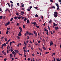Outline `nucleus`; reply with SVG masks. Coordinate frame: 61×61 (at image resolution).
Returning a JSON list of instances; mask_svg holds the SVG:
<instances>
[{"label":"nucleus","instance_id":"29","mask_svg":"<svg viewBox=\"0 0 61 61\" xmlns=\"http://www.w3.org/2000/svg\"><path fill=\"white\" fill-rule=\"evenodd\" d=\"M9 32V31H8V30H7V31L6 32V34H8V32Z\"/></svg>","mask_w":61,"mask_h":61},{"label":"nucleus","instance_id":"12","mask_svg":"<svg viewBox=\"0 0 61 61\" xmlns=\"http://www.w3.org/2000/svg\"><path fill=\"white\" fill-rule=\"evenodd\" d=\"M43 41L44 42V46H45L46 45V42H45V41L44 40H43Z\"/></svg>","mask_w":61,"mask_h":61},{"label":"nucleus","instance_id":"61","mask_svg":"<svg viewBox=\"0 0 61 61\" xmlns=\"http://www.w3.org/2000/svg\"><path fill=\"white\" fill-rule=\"evenodd\" d=\"M56 55V53H53V55Z\"/></svg>","mask_w":61,"mask_h":61},{"label":"nucleus","instance_id":"50","mask_svg":"<svg viewBox=\"0 0 61 61\" xmlns=\"http://www.w3.org/2000/svg\"><path fill=\"white\" fill-rule=\"evenodd\" d=\"M27 60H28V61H30V58H28L27 59Z\"/></svg>","mask_w":61,"mask_h":61},{"label":"nucleus","instance_id":"14","mask_svg":"<svg viewBox=\"0 0 61 61\" xmlns=\"http://www.w3.org/2000/svg\"><path fill=\"white\" fill-rule=\"evenodd\" d=\"M2 45H3L4 46H6V43H4V44H2Z\"/></svg>","mask_w":61,"mask_h":61},{"label":"nucleus","instance_id":"16","mask_svg":"<svg viewBox=\"0 0 61 61\" xmlns=\"http://www.w3.org/2000/svg\"><path fill=\"white\" fill-rule=\"evenodd\" d=\"M29 35H30H30H31V36H33V34H32V33H31L30 32L29 33Z\"/></svg>","mask_w":61,"mask_h":61},{"label":"nucleus","instance_id":"46","mask_svg":"<svg viewBox=\"0 0 61 61\" xmlns=\"http://www.w3.org/2000/svg\"><path fill=\"white\" fill-rule=\"evenodd\" d=\"M36 27H37V28H39V26H36Z\"/></svg>","mask_w":61,"mask_h":61},{"label":"nucleus","instance_id":"34","mask_svg":"<svg viewBox=\"0 0 61 61\" xmlns=\"http://www.w3.org/2000/svg\"><path fill=\"white\" fill-rule=\"evenodd\" d=\"M17 18H18V19H21V17L20 16H19V17H17Z\"/></svg>","mask_w":61,"mask_h":61},{"label":"nucleus","instance_id":"64","mask_svg":"<svg viewBox=\"0 0 61 61\" xmlns=\"http://www.w3.org/2000/svg\"><path fill=\"white\" fill-rule=\"evenodd\" d=\"M59 2H61V0H59Z\"/></svg>","mask_w":61,"mask_h":61},{"label":"nucleus","instance_id":"39","mask_svg":"<svg viewBox=\"0 0 61 61\" xmlns=\"http://www.w3.org/2000/svg\"><path fill=\"white\" fill-rule=\"evenodd\" d=\"M53 24L54 25L53 27H54V26H55V22H54Z\"/></svg>","mask_w":61,"mask_h":61},{"label":"nucleus","instance_id":"25","mask_svg":"<svg viewBox=\"0 0 61 61\" xmlns=\"http://www.w3.org/2000/svg\"><path fill=\"white\" fill-rule=\"evenodd\" d=\"M26 20H27V19H26V18H25L24 19V21H25V22H26Z\"/></svg>","mask_w":61,"mask_h":61},{"label":"nucleus","instance_id":"63","mask_svg":"<svg viewBox=\"0 0 61 61\" xmlns=\"http://www.w3.org/2000/svg\"><path fill=\"white\" fill-rule=\"evenodd\" d=\"M54 59V61H56V59L55 58H53Z\"/></svg>","mask_w":61,"mask_h":61},{"label":"nucleus","instance_id":"33","mask_svg":"<svg viewBox=\"0 0 61 61\" xmlns=\"http://www.w3.org/2000/svg\"><path fill=\"white\" fill-rule=\"evenodd\" d=\"M27 10L28 11H30L31 10L29 9H28Z\"/></svg>","mask_w":61,"mask_h":61},{"label":"nucleus","instance_id":"2","mask_svg":"<svg viewBox=\"0 0 61 61\" xmlns=\"http://www.w3.org/2000/svg\"><path fill=\"white\" fill-rule=\"evenodd\" d=\"M12 53L13 54L14 56H15L16 55V52H15L14 51H13L12 52Z\"/></svg>","mask_w":61,"mask_h":61},{"label":"nucleus","instance_id":"15","mask_svg":"<svg viewBox=\"0 0 61 61\" xmlns=\"http://www.w3.org/2000/svg\"><path fill=\"white\" fill-rule=\"evenodd\" d=\"M27 24H28L29 23H30V22H29V21L28 20H27Z\"/></svg>","mask_w":61,"mask_h":61},{"label":"nucleus","instance_id":"49","mask_svg":"<svg viewBox=\"0 0 61 61\" xmlns=\"http://www.w3.org/2000/svg\"><path fill=\"white\" fill-rule=\"evenodd\" d=\"M3 54H4V55H6V53L5 52Z\"/></svg>","mask_w":61,"mask_h":61},{"label":"nucleus","instance_id":"52","mask_svg":"<svg viewBox=\"0 0 61 61\" xmlns=\"http://www.w3.org/2000/svg\"><path fill=\"white\" fill-rule=\"evenodd\" d=\"M17 5H18V6H19L20 5L19 3H17Z\"/></svg>","mask_w":61,"mask_h":61},{"label":"nucleus","instance_id":"17","mask_svg":"<svg viewBox=\"0 0 61 61\" xmlns=\"http://www.w3.org/2000/svg\"><path fill=\"white\" fill-rule=\"evenodd\" d=\"M49 23H52V20H50V21H49Z\"/></svg>","mask_w":61,"mask_h":61},{"label":"nucleus","instance_id":"48","mask_svg":"<svg viewBox=\"0 0 61 61\" xmlns=\"http://www.w3.org/2000/svg\"><path fill=\"white\" fill-rule=\"evenodd\" d=\"M56 8L58 10L59 9V7H58L57 8Z\"/></svg>","mask_w":61,"mask_h":61},{"label":"nucleus","instance_id":"42","mask_svg":"<svg viewBox=\"0 0 61 61\" xmlns=\"http://www.w3.org/2000/svg\"><path fill=\"white\" fill-rule=\"evenodd\" d=\"M2 17H3V16H0V19H2Z\"/></svg>","mask_w":61,"mask_h":61},{"label":"nucleus","instance_id":"55","mask_svg":"<svg viewBox=\"0 0 61 61\" xmlns=\"http://www.w3.org/2000/svg\"><path fill=\"white\" fill-rule=\"evenodd\" d=\"M10 51L11 52H13V49H11L10 50Z\"/></svg>","mask_w":61,"mask_h":61},{"label":"nucleus","instance_id":"27","mask_svg":"<svg viewBox=\"0 0 61 61\" xmlns=\"http://www.w3.org/2000/svg\"><path fill=\"white\" fill-rule=\"evenodd\" d=\"M52 8H54V9H56V7H55L54 6H52Z\"/></svg>","mask_w":61,"mask_h":61},{"label":"nucleus","instance_id":"13","mask_svg":"<svg viewBox=\"0 0 61 61\" xmlns=\"http://www.w3.org/2000/svg\"><path fill=\"white\" fill-rule=\"evenodd\" d=\"M10 48V46L9 45H8L7 47V49H8Z\"/></svg>","mask_w":61,"mask_h":61},{"label":"nucleus","instance_id":"59","mask_svg":"<svg viewBox=\"0 0 61 61\" xmlns=\"http://www.w3.org/2000/svg\"><path fill=\"white\" fill-rule=\"evenodd\" d=\"M38 43L39 44L40 43V41H38Z\"/></svg>","mask_w":61,"mask_h":61},{"label":"nucleus","instance_id":"7","mask_svg":"<svg viewBox=\"0 0 61 61\" xmlns=\"http://www.w3.org/2000/svg\"><path fill=\"white\" fill-rule=\"evenodd\" d=\"M19 29L20 31H22V28L21 27H19Z\"/></svg>","mask_w":61,"mask_h":61},{"label":"nucleus","instance_id":"9","mask_svg":"<svg viewBox=\"0 0 61 61\" xmlns=\"http://www.w3.org/2000/svg\"><path fill=\"white\" fill-rule=\"evenodd\" d=\"M14 51L15 52H16V53H18V52H19V51H18L17 50H15Z\"/></svg>","mask_w":61,"mask_h":61},{"label":"nucleus","instance_id":"31","mask_svg":"<svg viewBox=\"0 0 61 61\" xmlns=\"http://www.w3.org/2000/svg\"><path fill=\"white\" fill-rule=\"evenodd\" d=\"M5 41H7V38H5Z\"/></svg>","mask_w":61,"mask_h":61},{"label":"nucleus","instance_id":"5","mask_svg":"<svg viewBox=\"0 0 61 61\" xmlns=\"http://www.w3.org/2000/svg\"><path fill=\"white\" fill-rule=\"evenodd\" d=\"M13 54H10V58H12L13 57Z\"/></svg>","mask_w":61,"mask_h":61},{"label":"nucleus","instance_id":"3","mask_svg":"<svg viewBox=\"0 0 61 61\" xmlns=\"http://www.w3.org/2000/svg\"><path fill=\"white\" fill-rule=\"evenodd\" d=\"M53 45V41H51L50 43V46H51L52 45Z\"/></svg>","mask_w":61,"mask_h":61},{"label":"nucleus","instance_id":"8","mask_svg":"<svg viewBox=\"0 0 61 61\" xmlns=\"http://www.w3.org/2000/svg\"><path fill=\"white\" fill-rule=\"evenodd\" d=\"M18 36H22L21 33L20 32L18 34Z\"/></svg>","mask_w":61,"mask_h":61},{"label":"nucleus","instance_id":"40","mask_svg":"<svg viewBox=\"0 0 61 61\" xmlns=\"http://www.w3.org/2000/svg\"><path fill=\"white\" fill-rule=\"evenodd\" d=\"M34 8H35V9H37V8H38V7H34Z\"/></svg>","mask_w":61,"mask_h":61},{"label":"nucleus","instance_id":"44","mask_svg":"<svg viewBox=\"0 0 61 61\" xmlns=\"http://www.w3.org/2000/svg\"><path fill=\"white\" fill-rule=\"evenodd\" d=\"M9 51L8 50H7V54H8L9 53Z\"/></svg>","mask_w":61,"mask_h":61},{"label":"nucleus","instance_id":"1","mask_svg":"<svg viewBox=\"0 0 61 61\" xmlns=\"http://www.w3.org/2000/svg\"><path fill=\"white\" fill-rule=\"evenodd\" d=\"M33 24L34 25V26H37V24H36V22H33Z\"/></svg>","mask_w":61,"mask_h":61},{"label":"nucleus","instance_id":"57","mask_svg":"<svg viewBox=\"0 0 61 61\" xmlns=\"http://www.w3.org/2000/svg\"><path fill=\"white\" fill-rule=\"evenodd\" d=\"M12 42L13 43H14V44H15V41H12Z\"/></svg>","mask_w":61,"mask_h":61},{"label":"nucleus","instance_id":"41","mask_svg":"<svg viewBox=\"0 0 61 61\" xmlns=\"http://www.w3.org/2000/svg\"><path fill=\"white\" fill-rule=\"evenodd\" d=\"M16 15H18V13L17 12L15 13Z\"/></svg>","mask_w":61,"mask_h":61},{"label":"nucleus","instance_id":"23","mask_svg":"<svg viewBox=\"0 0 61 61\" xmlns=\"http://www.w3.org/2000/svg\"><path fill=\"white\" fill-rule=\"evenodd\" d=\"M56 60H57V61H61L60 60H59V59L57 58L56 59Z\"/></svg>","mask_w":61,"mask_h":61},{"label":"nucleus","instance_id":"58","mask_svg":"<svg viewBox=\"0 0 61 61\" xmlns=\"http://www.w3.org/2000/svg\"><path fill=\"white\" fill-rule=\"evenodd\" d=\"M8 25V23H6L5 25V26H7V25Z\"/></svg>","mask_w":61,"mask_h":61},{"label":"nucleus","instance_id":"19","mask_svg":"<svg viewBox=\"0 0 61 61\" xmlns=\"http://www.w3.org/2000/svg\"><path fill=\"white\" fill-rule=\"evenodd\" d=\"M55 30H58V27H55Z\"/></svg>","mask_w":61,"mask_h":61},{"label":"nucleus","instance_id":"26","mask_svg":"<svg viewBox=\"0 0 61 61\" xmlns=\"http://www.w3.org/2000/svg\"><path fill=\"white\" fill-rule=\"evenodd\" d=\"M7 4H8V5L9 6V7H10V5L9 3H7Z\"/></svg>","mask_w":61,"mask_h":61},{"label":"nucleus","instance_id":"10","mask_svg":"<svg viewBox=\"0 0 61 61\" xmlns=\"http://www.w3.org/2000/svg\"><path fill=\"white\" fill-rule=\"evenodd\" d=\"M24 14V12L23 11H21L20 13L21 15H23V14Z\"/></svg>","mask_w":61,"mask_h":61},{"label":"nucleus","instance_id":"32","mask_svg":"<svg viewBox=\"0 0 61 61\" xmlns=\"http://www.w3.org/2000/svg\"><path fill=\"white\" fill-rule=\"evenodd\" d=\"M35 17H38V15L36 14L35 15Z\"/></svg>","mask_w":61,"mask_h":61},{"label":"nucleus","instance_id":"51","mask_svg":"<svg viewBox=\"0 0 61 61\" xmlns=\"http://www.w3.org/2000/svg\"><path fill=\"white\" fill-rule=\"evenodd\" d=\"M10 2L11 3H12V4H13V2H12V1L11 0H10Z\"/></svg>","mask_w":61,"mask_h":61},{"label":"nucleus","instance_id":"21","mask_svg":"<svg viewBox=\"0 0 61 61\" xmlns=\"http://www.w3.org/2000/svg\"><path fill=\"white\" fill-rule=\"evenodd\" d=\"M54 16L55 17H57V15H54Z\"/></svg>","mask_w":61,"mask_h":61},{"label":"nucleus","instance_id":"43","mask_svg":"<svg viewBox=\"0 0 61 61\" xmlns=\"http://www.w3.org/2000/svg\"><path fill=\"white\" fill-rule=\"evenodd\" d=\"M0 11L1 12H2V9L1 8H0Z\"/></svg>","mask_w":61,"mask_h":61},{"label":"nucleus","instance_id":"28","mask_svg":"<svg viewBox=\"0 0 61 61\" xmlns=\"http://www.w3.org/2000/svg\"><path fill=\"white\" fill-rule=\"evenodd\" d=\"M17 25L18 26V25H20V24L19 23H17Z\"/></svg>","mask_w":61,"mask_h":61},{"label":"nucleus","instance_id":"54","mask_svg":"<svg viewBox=\"0 0 61 61\" xmlns=\"http://www.w3.org/2000/svg\"><path fill=\"white\" fill-rule=\"evenodd\" d=\"M13 18H12L10 20V21H12V20H13Z\"/></svg>","mask_w":61,"mask_h":61},{"label":"nucleus","instance_id":"6","mask_svg":"<svg viewBox=\"0 0 61 61\" xmlns=\"http://www.w3.org/2000/svg\"><path fill=\"white\" fill-rule=\"evenodd\" d=\"M46 31L47 32L46 33V34L47 35H49V34H48V30H46Z\"/></svg>","mask_w":61,"mask_h":61},{"label":"nucleus","instance_id":"45","mask_svg":"<svg viewBox=\"0 0 61 61\" xmlns=\"http://www.w3.org/2000/svg\"><path fill=\"white\" fill-rule=\"evenodd\" d=\"M24 44H25V45H26V43L25 42V41L24 42Z\"/></svg>","mask_w":61,"mask_h":61},{"label":"nucleus","instance_id":"22","mask_svg":"<svg viewBox=\"0 0 61 61\" xmlns=\"http://www.w3.org/2000/svg\"><path fill=\"white\" fill-rule=\"evenodd\" d=\"M17 17L16 16L14 18L15 19V20H16L17 19Z\"/></svg>","mask_w":61,"mask_h":61},{"label":"nucleus","instance_id":"47","mask_svg":"<svg viewBox=\"0 0 61 61\" xmlns=\"http://www.w3.org/2000/svg\"><path fill=\"white\" fill-rule=\"evenodd\" d=\"M6 60H7V59H6V58H5V59H4V61H6Z\"/></svg>","mask_w":61,"mask_h":61},{"label":"nucleus","instance_id":"24","mask_svg":"<svg viewBox=\"0 0 61 61\" xmlns=\"http://www.w3.org/2000/svg\"><path fill=\"white\" fill-rule=\"evenodd\" d=\"M9 10L8 9H6V10H5V12H7L9 11Z\"/></svg>","mask_w":61,"mask_h":61},{"label":"nucleus","instance_id":"56","mask_svg":"<svg viewBox=\"0 0 61 61\" xmlns=\"http://www.w3.org/2000/svg\"><path fill=\"white\" fill-rule=\"evenodd\" d=\"M12 42H10V46L11 45V44H12Z\"/></svg>","mask_w":61,"mask_h":61},{"label":"nucleus","instance_id":"30","mask_svg":"<svg viewBox=\"0 0 61 61\" xmlns=\"http://www.w3.org/2000/svg\"><path fill=\"white\" fill-rule=\"evenodd\" d=\"M13 5H14L13 4H11V7H13Z\"/></svg>","mask_w":61,"mask_h":61},{"label":"nucleus","instance_id":"11","mask_svg":"<svg viewBox=\"0 0 61 61\" xmlns=\"http://www.w3.org/2000/svg\"><path fill=\"white\" fill-rule=\"evenodd\" d=\"M55 4L57 7H59V5L57 3H55Z\"/></svg>","mask_w":61,"mask_h":61},{"label":"nucleus","instance_id":"62","mask_svg":"<svg viewBox=\"0 0 61 61\" xmlns=\"http://www.w3.org/2000/svg\"><path fill=\"white\" fill-rule=\"evenodd\" d=\"M26 34H26V33H25V36H26Z\"/></svg>","mask_w":61,"mask_h":61},{"label":"nucleus","instance_id":"4","mask_svg":"<svg viewBox=\"0 0 61 61\" xmlns=\"http://www.w3.org/2000/svg\"><path fill=\"white\" fill-rule=\"evenodd\" d=\"M57 12L56 11L54 12L53 15H57Z\"/></svg>","mask_w":61,"mask_h":61},{"label":"nucleus","instance_id":"36","mask_svg":"<svg viewBox=\"0 0 61 61\" xmlns=\"http://www.w3.org/2000/svg\"><path fill=\"white\" fill-rule=\"evenodd\" d=\"M25 25H23V28H25Z\"/></svg>","mask_w":61,"mask_h":61},{"label":"nucleus","instance_id":"53","mask_svg":"<svg viewBox=\"0 0 61 61\" xmlns=\"http://www.w3.org/2000/svg\"><path fill=\"white\" fill-rule=\"evenodd\" d=\"M21 6H22V7H24V4H22V5H21Z\"/></svg>","mask_w":61,"mask_h":61},{"label":"nucleus","instance_id":"38","mask_svg":"<svg viewBox=\"0 0 61 61\" xmlns=\"http://www.w3.org/2000/svg\"><path fill=\"white\" fill-rule=\"evenodd\" d=\"M10 27H9V28H7V30H10Z\"/></svg>","mask_w":61,"mask_h":61},{"label":"nucleus","instance_id":"37","mask_svg":"<svg viewBox=\"0 0 61 61\" xmlns=\"http://www.w3.org/2000/svg\"><path fill=\"white\" fill-rule=\"evenodd\" d=\"M49 53V52H46L45 53L46 55V54H47L48 53Z\"/></svg>","mask_w":61,"mask_h":61},{"label":"nucleus","instance_id":"35","mask_svg":"<svg viewBox=\"0 0 61 61\" xmlns=\"http://www.w3.org/2000/svg\"><path fill=\"white\" fill-rule=\"evenodd\" d=\"M37 33L35 34V37H36V36H37Z\"/></svg>","mask_w":61,"mask_h":61},{"label":"nucleus","instance_id":"20","mask_svg":"<svg viewBox=\"0 0 61 61\" xmlns=\"http://www.w3.org/2000/svg\"><path fill=\"white\" fill-rule=\"evenodd\" d=\"M26 34L27 35H29V32H28V31H27L26 32Z\"/></svg>","mask_w":61,"mask_h":61},{"label":"nucleus","instance_id":"60","mask_svg":"<svg viewBox=\"0 0 61 61\" xmlns=\"http://www.w3.org/2000/svg\"><path fill=\"white\" fill-rule=\"evenodd\" d=\"M32 8V7L31 6L30 7V9H31Z\"/></svg>","mask_w":61,"mask_h":61},{"label":"nucleus","instance_id":"18","mask_svg":"<svg viewBox=\"0 0 61 61\" xmlns=\"http://www.w3.org/2000/svg\"><path fill=\"white\" fill-rule=\"evenodd\" d=\"M4 45H2V46H1V48H2V49H3V48L4 47Z\"/></svg>","mask_w":61,"mask_h":61}]
</instances>
